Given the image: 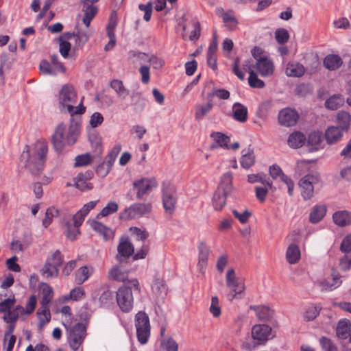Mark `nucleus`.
I'll list each match as a JSON object with an SVG mask.
<instances>
[{"mask_svg":"<svg viewBox=\"0 0 351 351\" xmlns=\"http://www.w3.org/2000/svg\"><path fill=\"white\" fill-rule=\"evenodd\" d=\"M58 99L60 111L69 113L71 117L85 112L86 108L82 101L77 106H74L77 102V94L71 85L66 84L62 86L59 92Z\"/></svg>","mask_w":351,"mask_h":351,"instance_id":"nucleus-3","label":"nucleus"},{"mask_svg":"<svg viewBox=\"0 0 351 351\" xmlns=\"http://www.w3.org/2000/svg\"><path fill=\"white\" fill-rule=\"evenodd\" d=\"M255 162L254 151L250 148L242 150V156L241 158V165L245 169H249Z\"/></svg>","mask_w":351,"mask_h":351,"instance_id":"nucleus-35","label":"nucleus"},{"mask_svg":"<svg viewBox=\"0 0 351 351\" xmlns=\"http://www.w3.org/2000/svg\"><path fill=\"white\" fill-rule=\"evenodd\" d=\"M134 188L137 189L136 198L141 199L149 193L152 188L157 186V182L154 179L141 178L135 180L133 183Z\"/></svg>","mask_w":351,"mask_h":351,"instance_id":"nucleus-12","label":"nucleus"},{"mask_svg":"<svg viewBox=\"0 0 351 351\" xmlns=\"http://www.w3.org/2000/svg\"><path fill=\"white\" fill-rule=\"evenodd\" d=\"M92 160H93V157L88 153L78 155L75 157V167L86 166L91 162Z\"/></svg>","mask_w":351,"mask_h":351,"instance_id":"nucleus-57","label":"nucleus"},{"mask_svg":"<svg viewBox=\"0 0 351 351\" xmlns=\"http://www.w3.org/2000/svg\"><path fill=\"white\" fill-rule=\"evenodd\" d=\"M110 86L119 98L124 99L129 95L130 90L125 87L121 80L114 79L110 82Z\"/></svg>","mask_w":351,"mask_h":351,"instance_id":"nucleus-31","label":"nucleus"},{"mask_svg":"<svg viewBox=\"0 0 351 351\" xmlns=\"http://www.w3.org/2000/svg\"><path fill=\"white\" fill-rule=\"evenodd\" d=\"M79 127L77 122L71 123L69 128L62 123L58 125L52 136V143L56 152L60 153L65 145L75 143L79 134Z\"/></svg>","mask_w":351,"mask_h":351,"instance_id":"nucleus-2","label":"nucleus"},{"mask_svg":"<svg viewBox=\"0 0 351 351\" xmlns=\"http://www.w3.org/2000/svg\"><path fill=\"white\" fill-rule=\"evenodd\" d=\"M321 308L317 306H310L304 313V318L307 321L313 320L319 314Z\"/></svg>","mask_w":351,"mask_h":351,"instance_id":"nucleus-61","label":"nucleus"},{"mask_svg":"<svg viewBox=\"0 0 351 351\" xmlns=\"http://www.w3.org/2000/svg\"><path fill=\"white\" fill-rule=\"evenodd\" d=\"M335 224L339 226H346L351 223V213L346 210L335 212L332 215Z\"/></svg>","mask_w":351,"mask_h":351,"instance_id":"nucleus-28","label":"nucleus"},{"mask_svg":"<svg viewBox=\"0 0 351 351\" xmlns=\"http://www.w3.org/2000/svg\"><path fill=\"white\" fill-rule=\"evenodd\" d=\"M213 106L212 101H208L206 104H196L195 106V120H202L211 111Z\"/></svg>","mask_w":351,"mask_h":351,"instance_id":"nucleus-26","label":"nucleus"},{"mask_svg":"<svg viewBox=\"0 0 351 351\" xmlns=\"http://www.w3.org/2000/svg\"><path fill=\"white\" fill-rule=\"evenodd\" d=\"M177 193L175 186L171 183L162 184V205L166 213L172 215L177 203Z\"/></svg>","mask_w":351,"mask_h":351,"instance_id":"nucleus-7","label":"nucleus"},{"mask_svg":"<svg viewBox=\"0 0 351 351\" xmlns=\"http://www.w3.org/2000/svg\"><path fill=\"white\" fill-rule=\"evenodd\" d=\"M86 336V325L81 322L75 324L71 328L69 334V344L71 348L74 350H77Z\"/></svg>","mask_w":351,"mask_h":351,"instance_id":"nucleus-10","label":"nucleus"},{"mask_svg":"<svg viewBox=\"0 0 351 351\" xmlns=\"http://www.w3.org/2000/svg\"><path fill=\"white\" fill-rule=\"evenodd\" d=\"M82 11L84 13L83 17V23L86 27L90 26L91 21L97 13L98 8L97 6L90 4V0H82Z\"/></svg>","mask_w":351,"mask_h":351,"instance_id":"nucleus-17","label":"nucleus"},{"mask_svg":"<svg viewBox=\"0 0 351 351\" xmlns=\"http://www.w3.org/2000/svg\"><path fill=\"white\" fill-rule=\"evenodd\" d=\"M66 210H59L55 207L49 208L45 213V217L43 220V225L47 228L52 221L53 217H61L66 215Z\"/></svg>","mask_w":351,"mask_h":351,"instance_id":"nucleus-24","label":"nucleus"},{"mask_svg":"<svg viewBox=\"0 0 351 351\" xmlns=\"http://www.w3.org/2000/svg\"><path fill=\"white\" fill-rule=\"evenodd\" d=\"M161 346L166 351H178V343L171 337L164 339L161 341Z\"/></svg>","mask_w":351,"mask_h":351,"instance_id":"nucleus-55","label":"nucleus"},{"mask_svg":"<svg viewBox=\"0 0 351 351\" xmlns=\"http://www.w3.org/2000/svg\"><path fill=\"white\" fill-rule=\"evenodd\" d=\"M324 66L330 71L339 69L343 64L341 58L337 54H329L324 59Z\"/></svg>","mask_w":351,"mask_h":351,"instance_id":"nucleus-25","label":"nucleus"},{"mask_svg":"<svg viewBox=\"0 0 351 351\" xmlns=\"http://www.w3.org/2000/svg\"><path fill=\"white\" fill-rule=\"evenodd\" d=\"M255 68L262 77L270 76L274 71V62L268 57L258 58L256 62Z\"/></svg>","mask_w":351,"mask_h":351,"instance_id":"nucleus-15","label":"nucleus"},{"mask_svg":"<svg viewBox=\"0 0 351 351\" xmlns=\"http://www.w3.org/2000/svg\"><path fill=\"white\" fill-rule=\"evenodd\" d=\"M134 321L138 341L141 344H145L150 336L149 316L144 311H138L135 315Z\"/></svg>","mask_w":351,"mask_h":351,"instance_id":"nucleus-6","label":"nucleus"},{"mask_svg":"<svg viewBox=\"0 0 351 351\" xmlns=\"http://www.w3.org/2000/svg\"><path fill=\"white\" fill-rule=\"evenodd\" d=\"M226 280L227 287L232 291V293L229 295L230 300H232L235 298L237 295L243 293L245 285L242 280H239V278L236 276L234 269L231 268L228 270Z\"/></svg>","mask_w":351,"mask_h":351,"instance_id":"nucleus-9","label":"nucleus"},{"mask_svg":"<svg viewBox=\"0 0 351 351\" xmlns=\"http://www.w3.org/2000/svg\"><path fill=\"white\" fill-rule=\"evenodd\" d=\"M274 336L271 333V328L267 324H257L252 329V337L256 344H264Z\"/></svg>","mask_w":351,"mask_h":351,"instance_id":"nucleus-11","label":"nucleus"},{"mask_svg":"<svg viewBox=\"0 0 351 351\" xmlns=\"http://www.w3.org/2000/svg\"><path fill=\"white\" fill-rule=\"evenodd\" d=\"M209 311L214 317H219L221 315V309L219 306V298L217 296H213L211 298V304Z\"/></svg>","mask_w":351,"mask_h":351,"instance_id":"nucleus-56","label":"nucleus"},{"mask_svg":"<svg viewBox=\"0 0 351 351\" xmlns=\"http://www.w3.org/2000/svg\"><path fill=\"white\" fill-rule=\"evenodd\" d=\"M233 118L241 123H245L247 119V108L239 102L232 106Z\"/></svg>","mask_w":351,"mask_h":351,"instance_id":"nucleus-23","label":"nucleus"},{"mask_svg":"<svg viewBox=\"0 0 351 351\" xmlns=\"http://www.w3.org/2000/svg\"><path fill=\"white\" fill-rule=\"evenodd\" d=\"M286 258L290 264L296 263L300 258V251L295 244H291L287 250Z\"/></svg>","mask_w":351,"mask_h":351,"instance_id":"nucleus-37","label":"nucleus"},{"mask_svg":"<svg viewBox=\"0 0 351 351\" xmlns=\"http://www.w3.org/2000/svg\"><path fill=\"white\" fill-rule=\"evenodd\" d=\"M86 215H84L82 213H80V210L77 211L75 215H72L69 213L68 210H66V215H63L62 219L66 218L67 220L69 221V219L72 217L73 224L75 226H80Z\"/></svg>","mask_w":351,"mask_h":351,"instance_id":"nucleus-53","label":"nucleus"},{"mask_svg":"<svg viewBox=\"0 0 351 351\" xmlns=\"http://www.w3.org/2000/svg\"><path fill=\"white\" fill-rule=\"evenodd\" d=\"M93 272V269L92 267H88L87 266L80 267L75 272V282L78 285L83 284L92 276Z\"/></svg>","mask_w":351,"mask_h":351,"instance_id":"nucleus-34","label":"nucleus"},{"mask_svg":"<svg viewBox=\"0 0 351 351\" xmlns=\"http://www.w3.org/2000/svg\"><path fill=\"white\" fill-rule=\"evenodd\" d=\"M46 261L59 269L63 263V256L61 252L57 250Z\"/></svg>","mask_w":351,"mask_h":351,"instance_id":"nucleus-54","label":"nucleus"},{"mask_svg":"<svg viewBox=\"0 0 351 351\" xmlns=\"http://www.w3.org/2000/svg\"><path fill=\"white\" fill-rule=\"evenodd\" d=\"M131 105L133 106L134 111L137 114H141L145 107V99L140 92H136L131 95Z\"/></svg>","mask_w":351,"mask_h":351,"instance_id":"nucleus-27","label":"nucleus"},{"mask_svg":"<svg viewBox=\"0 0 351 351\" xmlns=\"http://www.w3.org/2000/svg\"><path fill=\"white\" fill-rule=\"evenodd\" d=\"M344 104V98L341 95H334L325 101L326 108L331 110H336Z\"/></svg>","mask_w":351,"mask_h":351,"instance_id":"nucleus-36","label":"nucleus"},{"mask_svg":"<svg viewBox=\"0 0 351 351\" xmlns=\"http://www.w3.org/2000/svg\"><path fill=\"white\" fill-rule=\"evenodd\" d=\"M128 283L130 286L124 285L120 287L116 292L117 304L121 311L124 313H129L133 308L134 297L132 288H134V291L141 292L139 282L136 278L128 280Z\"/></svg>","mask_w":351,"mask_h":351,"instance_id":"nucleus-4","label":"nucleus"},{"mask_svg":"<svg viewBox=\"0 0 351 351\" xmlns=\"http://www.w3.org/2000/svg\"><path fill=\"white\" fill-rule=\"evenodd\" d=\"M37 314L39 319L38 328L42 329L51 320V313L47 305H42L41 308L38 310Z\"/></svg>","mask_w":351,"mask_h":351,"instance_id":"nucleus-38","label":"nucleus"},{"mask_svg":"<svg viewBox=\"0 0 351 351\" xmlns=\"http://www.w3.org/2000/svg\"><path fill=\"white\" fill-rule=\"evenodd\" d=\"M198 263L197 267L201 272H204L208 263L210 248L204 241H200L197 246Z\"/></svg>","mask_w":351,"mask_h":351,"instance_id":"nucleus-16","label":"nucleus"},{"mask_svg":"<svg viewBox=\"0 0 351 351\" xmlns=\"http://www.w3.org/2000/svg\"><path fill=\"white\" fill-rule=\"evenodd\" d=\"M108 278L112 280L125 282L128 274L123 271L119 266H114L109 271Z\"/></svg>","mask_w":351,"mask_h":351,"instance_id":"nucleus-40","label":"nucleus"},{"mask_svg":"<svg viewBox=\"0 0 351 351\" xmlns=\"http://www.w3.org/2000/svg\"><path fill=\"white\" fill-rule=\"evenodd\" d=\"M289 38V33L285 29H278L275 32V38L280 45L286 43Z\"/></svg>","mask_w":351,"mask_h":351,"instance_id":"nucleus-63","label":"nucleus"},{"mask_svg":"<svg viewBox=\"0 0 351 351\" xmlns=\"http://www.w3.org/2000/svg\"><path fill=\"white\" fill-rule=\"evenodd\" d=\"M337 121L339 125V128L344 130H346L350 123L351 121V116L350 114L346 111H340L337 114Z\"/></svg>","mask_w":351,"mask_h":351,"instance_id":"nucleus-51","label":"nucleus"},{"mask_svg":"<svg viewBox=\"0 0 351 351\" xmlns=\"http://www.w3.org/2000/svg\"><path fill=\"white\" fill-rule=\"evenodd\" d=\"M306 71L305 67L297 62H289L287 63L285 73L289 77H300Z\"/></svg>","mask_w":351,"mask_h":351,"instance_id":"nucleus-19","label":"nucleus"},{"mask_svg":"<svg viewBox=\"0 0 351 351\" xmlns=\"http://www.w3.org/2000/svg\"><path fill=\"white\" fill-rule=\"evenodd\" d=\"M92 228L94 230L102 234L106 240L112 238L113 236L112 230L103 225L101 222L94 221L92 223Z\"/></svg>","mask_w":351,"mask_h":351,"instance_id":"nucleus-44","label":"nucleus"},{"mask_svg":"<svg viewBox=\"0 0 351 351\" xmlns=\"http://www.w3.org/2000/svg\"><path fill=\"white\" fill-rule=\"evenodd\" d=\"M343 130L337 126H330L325 132V138L328 144H333L341 138Z\"/></svg>","mask_w":351,"mask_h":351,"instance_id":"nucleus-22","label":"nucleus"},{"mask_svg":"<svg viewBox=\"0 0 351 351\" xmlns=\"http://www.w3.org/2000/svg\"><path fill=\"white\" fill-rule=\"evenodd\" d=\"M306 141V136L301 132L295 131L288 138V145L292 148L301 147Z\"/></svg>","mask_w":351,"mask_h":351,"instance_id":"nucleus-30","label":"nucleus"},{"mask_svg":"<svg viewBox=\"0 0 351 351\" xmlns=\"http://www.w3.org/2000/svg\"><path fill=\"white\" fill-rule=\"evenodd\" d=\"M67 38H71L72 36L75 38L76 45L78 47L84 46L88 40L89 36L83 30L79 29L75 33H67Z\"/></svg>","mask_w":351,"mask_h":351,"instance_id":"nucleus-45","label":"nucleus"},{"mask_svg":"<svg viewBox=\"0 0 351 351\" xmlns=\"http://www.w3.org/2000/svg\"><path fill=\"white\" fill-rule=\"evenodd\" d=\"M211 137L213 138L215 143H216V145L213 144L211 146L213 149L216 148L217 146H219L226 149H230V137L221 132H213L211 134Z\"/></svg>","mask_w":351,"mask_h":351,"instance_id":"nucleus-32","label":"nucleus"},{"mask_svg":"<svg viewBox=\"0 0 351 351\" xmlns=\"http://www.w3.org/2000/svg\"><path fill=\"white\" fill-rule=\"evenodd\" d=\"M50 63L56 75L59 73H64L65 71L64 65L59 61L58 56L56 54L50 56Z\"/></svg>","mask_w":351,"mask_h":351,"instance_id":"nucleus-59","label":"nucleus"},{"mask_svg":"<svg viewBox=\"0 0 351 351\" xmlns=\"http://www.w3.org/2000/svg\"><path fill=\"white\" fill-rule=\"evenodd\" d=\"M114 293L108 289L104 290L101 294L99 301L100 306L103 307H110L114 302Z\"/></svg>","mask_w":351,"mask_h":351,"instance_id":"nucleus-46","label":"nucleus"},{"mask_svg":"<svg viewBox=\"0 0 351 351\" xmlns=\"http://www.w3.org/2000/svg\"><path fill=\"white\" fill-rule=\"evenodd\" d=\"M129 57L134 61H139L140 63L147 62L149 56L145 53L132 50L129 52Z\"/></svg>","mask_w":351,"mask_h":351,"instance_id":"nucleus-64","label":"nucleus"},{"mask_svg":"<svg viewBox=\"0 0 351 351\" xmlns=\"http://www.w3.org/2000/svg\"><path fill=\"white\" fill-rule=\"evenodd\" d=\"M350 332V324L344 320H340L337 327V335L341 339H346Z\"/></svg>","mask_w":351,"mask_h":351,"instance_id":"nucleus-48","label":"nucleus"},{"mask_svg":"<svg viewBox=\"0 0 351 351\" xmlns=\"http://www.w3.org/2000/svg\"><path fill=\"white\" fill-rule=\"evenodd\" d=\"M134 246L128 237H121L117 246V254L116 258L118 261H122L123 258H129L134 254Z\"/></svg>","mask_w":351,"mask_h":351,"instance_id":"nucleus-14","label":"nucleus"},{"mask_svg":"<svg viewBox=\"0 0 351 351\" xmlns=\"http://www.w3.org/2000/svg\"><path fill=\"white\" fill-rule=\"evenodd\" d=\"M40 272L42 276L45 278H56L59 274V269L46 261Z\"/></svg>","mask_w":351,"mask_h":351,"instance_id":"nucleus-42","label":"nucleus"},{"mask_svg":"<svg viewBox=\"0 0 351 351\" xmlns=\"http://www.w3.org/2000/svg\"><path fill=\"white\" fill-rule=\"evenodd\" d=\"M21 311H24V308L19 305L14 310L5 312L3 319L6 323L15 324L19 318V312Z\"/></svg>","mask_w":351,"mask_h":351,"instance_id":"nucleus-43","label":"nucleus"},{"mask_svg":"<svg viewBox=\"0 0 351 351\" xmlns=\"http://www.w3.org/2000/svg\"><path fill=\"white\" fill-rule=\"evenodd\" d=\"M299 114L297 111L290 108L281 110L278 113V121L280 125L291 127L296 124Z\"/></svg>","mask_w":351,"mask_h":351,"instance_id":"nucleus-13","label":"nucleus"},{"mask_svg":"<svg viewBox=\"0 0 351 351\" xmlns=\"http://www.w3.org/2000/svg\"><path fill=\"white\" fill-rule=\"evenodd\" d=\"M154 293L160 300H163L167 294V287L163 281L156 280L152 285Z\"/></svg>","mask_w":351,"mask_h":351,"instance_id":"nucleus-39","label":"nucleus"},{"mask_svg":"<svg viewBox=\"0 0 351 351\" xmlns=\"http://www.w3.org/2000/svg\"><path fill=\"white\" fill-rule=\"evenodd\" d=\"M63 221L65 223V226L67 228V238L71 241L75 240L77 239V237L80 233L79 226H75V225H73L71 223V221L67 220L66 218H64Z\"/></svg>","mask_w":351,"mask_h":351,"instance_id":"nucleus-50","label":"nucleus"},{"mask_svg":"<svg viewBox=\"0 0 351 351\" xmlns=\"http://www.w3.org/2000/svg\"><path fill=\"white\" fill-rule=\"evenodd\" d=\"M332 282L328 280H324L321 282L322 287L326 291H332L339 287L341 284V280L337 274L332 273Z\"/></svg>","mask_w":351,"mask_h":351,"instance_id":"nucleus-47","label":"nucleus"},{"mask_svg":"<svg viewBox=\"0 0 351 351\" xmlns=\"http://www.w3.org/2000/svg\"><path fill=\"white\" fill-rule=\"evenodd\" d=\"M232 213L235 218H237L241 223H245L250 217L252 215V213L250 212L247 209H245L242 212H239L236 209L232 210Z\"/></svg>","mask_w":351,"mask_h":351,"instance_id":"nucleus-62","label":"nucleus"},{"mask_svg":"<svg viewBox=\"0 0 351 351\" xmlns=\"http://www.w3.org/2000/svg\"><path fill=\"white\" fill-rule=\"evenodd\" d=\"M152 210V206L150 203H134L120 213L119 219L128 221L140 218L150 213Z\"/></svg>","mask_w":351,"mask_h":351,"instance_id":"nucleus-5","label":"nucleus"},{"mask_svg":"<svg viewBox=\"0 0 351 351\" xmlns=\"http://www.w3.org/2000/svg\"><path fill=\"white\" fill-rule=\"evenodd\" d=\"M39 69L44 75H56L51 63L47 60H43L40 61Z\"/></svg>","mask_w":351,"mask_h":351,"instance_id":"nucleus-58","label":"nucleus"},{"mask_svg":"<svg viewBox=\"0 0 351 351\" xmlns=\"http://www.w3.org/2000/svg\"><path fill=\"white\" fill-rule=\"evenodd\" d=\"M326 207L324 205H315L309 215V221L312 223L319 222L326 215Z\"/></svg>","mask_w":351,"mask_h":351,"instance_id":"nucleus-29","label":"nucleus"},{"mask_svg":"<svg viewBox=\"0 0 351 351\" xmlns=\"http://www.w3.org/2000/svg\"><path fill=\"white\" fill-rule=\"evenodd\" d=\"M233 176L232 172L223 173L219 180L217 189L230 195L232 191Z\"/></svg>","mask_w":351,"mask_h":351,"instance_id":"nucleus-18","label":"nucleus"},{"mask_svg":"<svg viewBox=\"0 0 351 351\" xmlns=\"http://www.w3.org/2000/svg\"><path fill=\"white\" fill-rule=\"evenodd\" d=\"M75 185L80 191L90 190L93 188V184L87 182L85 176L82 173L77 175Z\"/></svg>","mask_w":351,"mask_h":351,"instance_id":"nucleus-49","label":"nucleus"},{"mask_svg":"<svg viewBox=\"0 0 351 351\" xmlns=\"http://www.w3.org/2000/svg\"><path fill=\"white\" fill-rule=\"evenodd\" d=\"M308 145L311 151H316L324 147L322 133L319 131H313L308 135Z\"/></svg>","mask_w":351,"mask_h":351,"instance_id":"nucleus-20","label":"nucleus"},{"mask_svg":"<svg viewBox=\"0 0 351 351\" xmlns=\"http://www.w3.org/2000/svg\"><path fill=\"white\" fill-rule=\"evenodd\" d=\"M121 150V145L117 144L111 149V150L106 156L104 162L106 164V166L110 169V170L112 169L114 162H115L117 157L120 153Z\"/></svg>","mask_w":351,"mask_h":351,"instance_id":"nucleus-41","label":"nucleus"},{"mask_svg":"<svg viewBox=\"0 0 351 351\" xmlns=\"http://www.w3.org/2000/svg\"><path fill=\"white\" fill-rule=\"evenodd\" d=\"M248 84L252 88H263L265 86V82L260 80L254 71H250Z\"/></svg>","mask_w":351,"mask_h":351,"instance_id":"nucleus-52","label":"nucleus"},{"mask_svg":"<svg viewBox=\"0 0 351 351\" xmlns=\"http://www.w3.org/2000/svg\"><path fill=\"white\" fill-rule=\"evenodd\" d=\"M250 308L255 311L257 317L261 321H269L274 315V311L266 306L251 305Z\"/></svg>","mask_w":351,"mask_h":351,"instance_id":"nucleus-21","label":"nucleus"},{"mask_svg":"<svg viewBox=\"0 0 351 351\" xmlns=\"http://www.w3.org/2000/svg\"><path fill=\"white\" fill-rule=\"evenodd\" d=\"M228 195V194L216 189L212 199L214 208L217 210H221L226 205V199Z\"/></svg>","mask_w":351,"mask_h":351,"instance_id":"nucleus-33","label":"nucleus"},{"mask_svg":"<svg viewBox=\"0 0 351 351\" xmlns=\"http://www.w3.org/2000/svg\"><path fill=\"white\" fill-rule=\"evenodd\" d=\"M119 206L114 202H109L100 212L97 217L99 215L102 217L108 216L112 213H116L118 210Z\"/></svg>","mask_w":351,"mask_h":351,"instance_id":"nucleus-60","label":"nucleus"},{"mask_svg":"<svg viewBox=\"0 0 351 351\" xmlns=\"http://www.w3.org/2000/svg\"><path fill=\"white\" fill-rule=\"evenodd\" d=\"M48 145L45 140H38L32 146L25 145L20 158V165L32 175H38L44 169Z\"/></svg>","mask_w":351,"mask_h":351,"instance_id":"nucleus-1","label":"nucleus"},{"mask_svg":"<svg viewBox=\"0 0 351 351\" xmlns=\"http://www.w3.org/2000/svg\"><path fill=\"white\" fill-rule=\"evenodd\" d=\"M319 182L320 177L317 173H308L300 180L301 195L305 200L310 199L313 196L314 186Z\"/></svg>","mask_w":351,"mask_h":351,"instance_id":"nucleus-8","label":"nucleus"}]
</instances>
